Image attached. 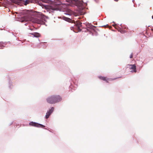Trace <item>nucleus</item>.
Masks as SVG:
<instances>
[{"label":"nucleus","mask_w":153,"mask_h":153,"mask_svg":"<svg viewBox=\"0 0 153 153\" xmlns=\"http://www.w3.org/2000/svg\"><path fill=\"white\" fill-rule=\"evenodd\" d=\"M62 97L59 95H52L46 99L47 102L49 104H54L61 101Z\"/></svg>","instance_id":"obj_1"},{"label":"nucleus","mask_w":153,"mask_h":153,"mask_svg":"<svg viewBox=\"0 0 153 153\" xmlns=\"http://www.w3.org/2000/svg\"><path fill=\"white\" fill-rule=\"evenodd\" d=\"M54 110V108L52 107L47 112L45 116V117L46 119L49 118L51 114L53 112Z\"/></svg>","instance_id":"obj_6"},{"label":"nucleus","mask_w":153,"mask_h":153,"mask_svg":"<svg viewBox=\"0 0 153 153\" xmlns=\"http://www.w3.org/2000/svg\"><path fill=\"white\" fill-rule=\"evenodd\" d=\"M65 1L69 3V4H71L75 5L77 6H80L82 4V1L79 0H65Z\"/></svg>","instance_id":"obj_3"},{"label":"nucleus","mask_w":153,"mask_h":153,"mask_svg":"<svg viewBox=\"0 0 153 153\" xmlns=\"http://www.w3.org/2000/svg\"><path fill=\"white\" fill-rule=\"evenodd\" d=\"M61 4H65L64 3H62V2H61Z\"/></svg>","instance_id":"obj_14"},{"label":"nucleus","mask_w":153,"mask_h":153,"mask_svg":"<svg viewBox=\"0 0 153 153\" xmlns=\"http://www.w3.org/2000/svg\"><path fill=\"white\" fill-rule=\"evenodd\" d=\"M13 3L19 4L23 2V4L26 5L33 2V0H10Z\"/></svg>","instance_id":"obj_2"},{"label":"nucleus","mask_w":153,"mask_h":153,"mask_svg":"<svg viewBox=\"0 0 153 153\" xmlns=\"http://www.w3.org/2000/svg\"><path fill=\"white\" fill-rule=\"evenodd\" d=\"M26 20H22V22H26Z\"/></svg>","instance_id":"obj_13"},{"label":"nucleus","mask_w":153,"mask_h":153,"mask_svg":"<svg viewBox=\"0 0 153 153\" xmlns=\"http://www.w3.org/2000/svg\"><path fill=\"white\" fill-rule=\"evenodd\" d=\"M131 67H130V69L132 70L131 71V72H136L137 70L136 69V66L135 64L134 65H129Z\"/></svg>","instance_id":"obj_7"},{"label":"nucleus","mask_w":153,"mask_h":153,"mask_svg":"<svg viewBox=\"0 0 153 153\" xmlns=\"http://www.w3.org/2000/svg\"><path fill=\"white\" fill-rule=\"evenodd\" d=\"M119 31H120L122 33H124L126 32V31L125 30H124L123 29H120L119 30Z\"/></svg>","instance_id":"obj_10"},{"label":"nucleus","mask_w":153,"mask_h":153,"mask_svg":"<svg viewBox=\"0 0 153 153\" xmlns=\"http://www.w3.org/2000/svg\"><path fill=\"white\" fill-rule=\"evenodd\" d=\"M130 58H133V54L132 53H131V54L130 55Z\"/></svg>","instance_id":"obj_12"},{"label":"nucleus","mask_w":153,"mask_h":153,"mask_svg":"<svg viewBox=\"0 0 153 153\" xmlns=\"http://www.w3.org/2000/svg\"><path fill=\"white\" fill-rule=\"evenodd\" d=\"M98 78L100 79L105 81L106 82H108V81L109 80L108 78L104 76H98Z\"/></svg>","instance_id":"obj_8"},{"label":"nucleus","mask_w":153,"mask_h":153,"mask_svg":"<svg viewBox=\"0 0 153 153\" xmlns=\"http://www.w3.org/2000/svg\"><path fill=\"white\" fill-rule=\"evenodd\" d=\"M152 19H153V16H152Z\"/></svg>","instance_id":"obj_15"},{"label":"nucleus","mask_w":153,"mask_h":153,"mask_svg":"<svg viewBox=\"0 0 153 153\" xmlns=\"http://www.w3.org/2000/svg\"><path fill=\"white\" fill-rule=\"evenodd\" d=\"M115 1H117L118 0H115Z\"/></svg>","instance_id":"obj_17"},{"label":"nucleus","mask_w":153,"mask_h":153,"mask_svg":"<svg viewBox=\"0 0 153 153\" xmlns=\"http://www.w3.org/2000/svg\"><path fill=\"white\" fill-rule=\"evenodd\" d=\"M29 125L31 126L37 127L44 128L45 127V126L43 125L33 122H30Z\"/></svg>","instance_id":"obj_5"},{"label":"nucleus","mask_w":153,"mask_h":153,"mask_svg":"<svg viewBox=\"0 0 153 153\" xmlns=\"http://www.w3.org/2000/svg\"><path fill=\"white\" fill-rule=\"evenodd\" d=\"M31 35L33 36L34 37H38L40 36V34L38 33H30Z\"/></svg>","instance_id":"obj_9"},{"label":"nucleus","mask_w":153,"mask_h":153,"mask_svg":"<svg viewBox=\"0 0 153 153\" xmlns=\"http://www.w3.org/2000/svg\"><path fill=\"white\" fill-rule=\"evenodd\" d=\"M39 5H40V6L41 5H40V4L39 3Z\"/></svg>","instance_id":"obj_16"},{"label":"nucleus","mask_w":153,"mask_h":153,"mask_svg":"<svg viewBox=\"0 0 153 153\" xmlns=\"http://www.w3.org/2000/svg\"><path fill=\"white\" fill-rule=\"evenodd\" d=\"M31 21L35 23H36L38 24H40L41 25L45 24L44 22L40 19L39 18H33L31 19Z\"/></svg>","instance_id":"obj_4"},{"label":"nucleus","mask_w":153,"mask_h":153,"mask_svg":"<svg viewBox=\"0 0 153 153\" xmlns=\"http://www.w3.org/2000/svg\"><path fill=\"white\" fill-rule=\"evenodd\" d=\"M65 19H66L65 20L68 22H70V21L71 20V19L68 18H66Z\"/></svg>","instance_id":"obj_11"}]
</instances>
